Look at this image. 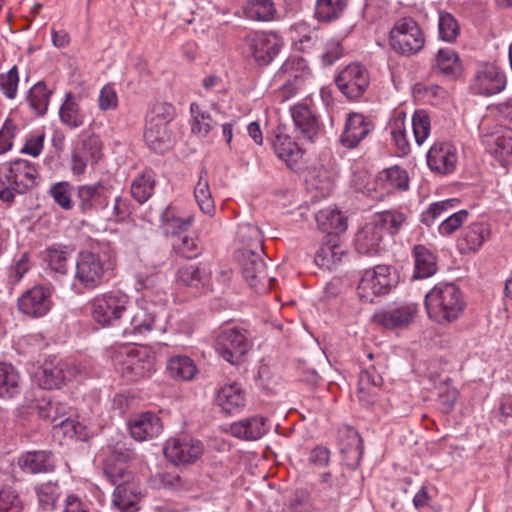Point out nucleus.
Masks as SVG:
<instances>
[{"label": "nucleus", "instance_id": "58836bf2", "mask_svg": "<svg viewBox=\"0 0 512 512\" xmlns=\"http://www.w3.org/2000/svg\"><path fill=\"white\" fill-rule=\"evenodd\" d=\"M166 369L172 378L182 381L192 380L198 371L194 361L186 355L171 356Z\"/></svg>", "mask_w": 512, "mask_h": 512}, {"label": "nucleus", "instance_id": "9b49d317", "mask_svg": "<svg viewBox=\"0 0 512 512\" xmlns=\"http://www.w3.org/2000/svg\"><path fill=\"white\" fill-rule=\"evenodd\" d=\"M263 254L264 251L254 252L247 249H238L236 252L242 275L251 287H257L266 281L272 280L268 277Z\"/></svg>", "mask_w": 512, "mask_h": 512}, {"label": "nucleus", "instance_id": "4468645a", "mask_svg": "<svg viewBox=\"0 0 512 512\" xmlns=\"http://www.w3.org/2000/svg\"><path fill=\"white\" fill-rule=\"evenodd\" d=\"M17 304L21 313L33 318L42 317L51 309V291L45 286L36 285L25 291Z\"/></svg>", "mask_w": 512, "mask_h": 512}, {"label": "nucleus", "instance_id": "9d476101", "mask_svg": "<svg viewBox=\"0 0 512 512\" xmlns=\"http://www.w3.org/2000/svg\"><path fill=\"white\" fill-rule=\"evenodd\" d=\"M506 86L505 74L494 64L482 63L477 66L471 82L475 94L491 96L500 93Z\"/></svg>", "mask_w": 512, "mask_h": 512}, {"label": "nucleus", "instance_id": "c9c22d12", "mask_svg": "<svg viewBox=\"0 0 512 512\" xmlns=\"http://www.w3.org/2000/svg\"><path fill=\"white\" fill-rule=\"evenodd\" d=\"M320 230L330 236H337L347 229L346 218L336 209H322L316 214Z\"/></svg>", "mask_w": 512, "mask_h": 512}, {"label": "nucleus", "instance_id": "423d86ee", "mask_svg": "<svg viewBox=\"0 0 512 512\" xmlns=\"http://www.w3.org/2000/svg\"><path fill=\"white\" fill-rule=\"evenodd\" d=\"M424 43V33L411 17L399 19L390 31V45L399 55H414L424 47Z\"/></svg>", "mask_w": 512, "mask_h": 512}, {"label": "nucleus", "instance_id": "f03ea898", "mask_svg": "<svg viewBox=\"0 0 512 512\" xmlns=\"http://www.w3.org/2000/svg\"><path fill=\"white\" fill-rule=\"evenodd\" d=\"M112 268L113 263L109 249L101 252L81 251L76 259L75 279L83 288L93 290L107 280Z\"/></svg>", "mask_w": 512, "mask_h": 512}, {"label": "nucleus", "instance_id": "a211bd4d", "mask_svg": "<svg viewBox=\"0 0 512 512\" xmlns=\"http://www.w3.org/2000/svg\"><path fill=\"white\" fill-rule=\"evenodd\" d=\"M69 367L67 363L56 361L55 358L46 360L40 371L36 373L39 386L47 390L60 388L74 375V371Z\"/></svg>", "mask_w": 512, "mask_h": 512}, {"label": "nucleus", "instance_id": "5fc2aeb1", "mask_svg": "<svg viewBox=\"0 0 512 512\" xmlns=\"http://www.w3.org/2000/svg\"><path fill=\"white\" fill-rule=\"evenodd\" d=\"M36 409L39 417L51 423L58 424L57 420L67 412V405L59 401L42 398L38 401Z\"/></svg>", "mask_w": 512, "mask_h": 512}, {"label": "nucleus", "instance_id": "37998d69", "mask_svg": "<svg viewBox=\"0 0 512 512\" xmlns=\"http://www.w3.org/2000/svg\"><path fill=\"white\" fill-rule=\"evenodd\" d=\"M407 216L398 210H386L377 213L373 222L380 228L381 232H388L390 235H396L402 226L406 223Z\"/></svg>", "mask_w": 512, "mask_h": 512}, {"label": "nucleus", "instance_id": "2eb2a0df", "mask_svg": "<svg viewBox=\"0 0 512 512\" xmlns=\"http://www.w3.org/2000/svg\"><path fill=\"white\" fill-rule=\"evenodd\" d=\"M374 130L373 122L361 113L347 114L344 129L339 137L340 144L354 149Z\"/></svg>", "mask_w": 512, "mask_h": 512}, {"label": "nucleus", "instance_id": "a19ab883", "mask_svg": "<svg viewBox=\"0 0 512 512\" xmlns=\"http://www.w3.org/2000/svg\"><path fill=\"white\" fill-rule=\"evenodd\" d=\"M191 131L199 137H206L210 131L217 125V120L214 119L211 113L202 109V107L193 102L190 104Z\"/></svg>", "mask_w": 512, "mask_h": 512}, {"label": "nucleus", "instance_id": "0eeeda50", "mask_svg": "<svg viewBox=\"0 0 512 512\" xmlns=\"http://www.w3.org/2000/svg\"><path fill=\"white\" fill-rule=\"evenodd\" d=\"M419 313L415 302H394L373 315V321L388 330L405 329L410 326Z\"/></svg>", "mask_w": 512, "mask_h": 512}, {"label": "nucleus", "instance_id": "ea45409f", "mask_svg": "<svg viewBox=\"0 0 512 512\" xmlns=\"http://www.w3.org/2000/svg\"><path fill=\"white\" fill-rule=\"evenodd\" d=\"M272 144L275 154L291 168L301 157V150L298 144L286 134L277 133Z\"/></svg>", "mask_w": 512, "mask_h": 512}, {"label": "nucleus", "instance_id": "f8f14e48", "mask_svg": "<svg viewBox=\"0 0 512 512\" xmlns=\"http://www.w3.org/2000/svg\"><path fill=\"white\" fill-rule=\"evenodd\" d=\"M102 157V144L97 135L84 136L81 144L71 155V171L74 175H82L88 164L96 165Z\"/></svg>", "mask_w": 512, "mask_h": 512}, {"label": "nucleus", "instance_id": "39448f33", "mask_svg": "<svg viewBox=\"0 0 512 512\" xmlns=\"http://www.w3.org/2000/svg\"><path fill=\"white\" fill-rule=\"evenodd\" d=\"M129 297L120 291H110L91 301L93 319L103 327L116 326L127 313Z\"/></svg>", "mask_w": 512, "mask_h": 512}, {"label": "nucleus", "instance_id": "09e8293b", "mask_svg": "<svg viewBox=\"0 0 512 512\" xmlns=\"http://www.w3.org/2000/svg\"><path fill=\"white\" fill-rule=\"evenodd\" d=\"M244 12L251 20L267 22L274 18L276 9L272 0H249Z\"/></svg>", "mask_w": 512, "mask_h": 512}, {"label": "nucleus", "instance_id": "412c9836", "mask_svg": "<svg viewBox=\"0 0 512 512\" xmlns=\"http://www.w3.org/2000/svg\"><path fill=\"white\" fill-rule=\"evenodd\" d=\"M456 147L449 142L435 143L427 153V164L432 171L448 174L457 163Z\"/></svg>", "mask_w": 512, "mask_h": 512}, {"label": "nucleus", "instance_id": "bb28decb", "mask_svg": "<svg viewBox=\"0 0 512 512\" xmlns=\"http://www.w3.org/2000/svg\"><path fill=\"white\" fill-rule=\"evenodd\" d=\"M383 233L380 228L372 221L362 227L355 237V248L358 253L373 256L379 254L382 250Z\"/></svg>", "mask_w": 512, "mask_h": 512}, {"label": "nucleus", "instance_id": "774afa93", "mask_svg": "<svg viewBox=\"0 0 512 512\" xmlns=\"http://www.w3.org/2000/svg\"><path fill=\"white\" fill-rule=\"evenodd\" d=\"M19 132L18 126L11 118H7L0 129V155L10 151L13 140Z\"/></svg>", "mask_w": 512, "mask_h": 512}, {"label": "nucleus", "instance_id": "cd10ccee", "mask_svg": "<svg viewBox=\"0 0 512 512\" xmlns=\"http://www.w3.org/2000/svg\"><path fill=\"white\" fill-rule=\"evenodd\" d=\"M153 330L161 331L157 325L156 316L144 307H137L131 314L129 324L122 327L124 336H145Z\"/></svg>", "mask_w": 512, "mask_h": 512}, {"label": "nucleus", "instance_id": "4c0bfd02", "mask_svg": "<svg viewBox=\"0 0 512 512\" xmlns=\"http://www.w3.org/2000/svg\"><path fill=\"white\" fill-rule=\"evenodd\" d=\"M155 185L156 181L153 171L146 169L133 179L130 187L131 196L139 204H144L153 195Z\"/></svg>", "mask_w": 512, "mask_h": 512}, {"label": "nucleus", "instance_id": "7c9ffc66", "mask_svg": "<svg viewBox=\"0 0 512 512\" xmlns=\"http://www.w3.org/2000/svg\"><path fill=\"white\" fill-rule=\"evenodd\" d=\"M177 276L180 284L196 291L207 289L210 284V271L203 264L184 265L179 268Z\"/></svg>", "mask_w": 512, "mask_h": 512}, {"label": "nucleus", "instance_id": "de8ad7c7", "mask_svg": "<svg viewBox=\"0 0 512 512\" xmlns=\"http://www.w3.org/2000/svg\"><path fill=\"white\" fill-rule=\"evenodd\" d=\"M194 196L200 210L204 214L213 215L215 204L210 191L207 170L205 168L200 172L198 183L194 189Z\"/></svg>", "mask_w": 512, "mask_h": 512}, {"label": "nucleus", "instance_id": "6e6552de", "mask_svg": "<svg viewBox=\"0 0 512 512\" xmlns=\"http://www.w3.org/2000/svg\"><path fill=\"white\" fill-rule=\"evenodd\" d=\"M248 332L240 328H228L222 330L216 343L219 355L232 365H238L250 349Z\"/></svg>", "mask_w": 512, "mask_h": 512}, {"label": "nucleus", "instance_id": "dca6fc26", "mask_svg": "<svg viewBox=\"0 0 512 512\" xmlns=\"http://www.w3.org/2000/svg\"><path fill=\"white\" fill-rule=\"evenodd\" d=\"M163 453L174 464H189L203 453V444L187 437L167 440Z\"/></svg>", "mask_w": 512, "mask_h": 512}, {"label": "nucleus", "instance_id": "72a5a7b5", "mask_svg": "<svg viewBox=\"0 0 512 512\" xmlns=\"http://www.w3.org/2000/svg\"><path fill=\"white\" fill-rule=\"evenodd\" d=\"M414 258V279H426L437 272L436 256L422 244H417L412 249Z\"/></svg>", "mask_w": 512, "mask_h": 512}, {"label": "nucleus", "instance_id": "6e6d98bb", "mask_svg": "<svg viewBox=\"0 0 512 512\" xmlns=\"http://www.w3.org/2000/svg\"><path fill=\"white\" fill-rule=\"evenodd\" d=\"M458 203L459 200L457 198H451L430 204L429 207L422 212L421 222L427 227L432 226L438 218L442 217L449 210L454 209Z\"/></svg>", "mask_w": 512, "mask_h": 512}, {"label": "nucleus", "instance_id": "ddd939ff", "mask_svg": "<svg viewBox=\"0 0 512 512\" xmlns=\"http://www.w3.org/2000/svg\"><path fill=\"white\" fill-rule=\"evenodd\" d=\"M249 52L261 66L270 64L280 52L283 41L276 34L256 33L246 38Z\"/></svg>", "mask_w": 512, "mask_h": 512}, {"label": "nucleus", "instance_id": "8fccbe9b", "mask_svg": "<svg viewBox=\"0 0 512 512\" xmlns=\"http://www.w3.org/2000/svg\"><path fill=\"white\" fill-rule=\"evenodd\" d=\"M51 91L48 90L44 82L36 83L28 92L27 101L36 115L43 116L46 114Z\"/></svg>", "mask_w": 512, "mask_h": 512}, {"label": "nucleus", "instance_id": "c03bdc74", "mask_svg": "<svg viewBox=\"0 0 512 512\" xmlns=\"http://www.w3.org/2000/svg\"><path fill=\"white\" fill-rule=\"evenodd\" d=\"M59 116L61 122L71 129L78 128L84 123V116L79 104L72 93H67L64 102L60 106Z\"/></svg>", "mask_w": 512, "mask_h": 512}, {"label": "nucleus", "instance_id": "7ed1b4c3", "mask_svg": "<svg viewBox=\"0 0 512 512\" xmlns=\"http://www.w3.org/2000/svg\"><path fill=\"white\" fill-rule=\"evenodd\" d=\"M115 362L126 381L137 382L154 372L155 355L145 346H127L116 352Z\"/></svg>", "mask_w": 512, "mask_h": 512}, {"label": "nucleus", "instance_id": "49530a36", "mask_svg": "<svg viewBox=\"0 0 512 512\" xmlns=\"http://www.w3.org/2000/svg\"><path fill=\"white\" fill-rule=\"evenodd\" d=\"M20 376L17 370L7 363H0V398H13L19 393Z\"/></svg>", "mask_w": 512, "mask_h": 512}, {"label": "nucleus", "instance_id": "b1692460", "mask_svg": "<svg viewBox=\"0 0 512 512\" xmlns=\"http://www.w3.org/2000/svg\"><path fill=\"white\" fill-rule=\"evenodd\" d=\"M143 498L141 486L137 480L118 485L113 492V505L121 512H137Z\"/></svg>", "mask_w": 512, "mask_h": 512}, {"label": "nucleus", "instance_id": "4d7b16f0", "mask_svg": "<svg viewBox=\"0 0 512 512\" xmlns=\"http://www.w3.org/2000/svg\"><path fill=\"white\" fill-rule=\"evenodd\" d=\"M175 253L186 259H194L202 253V247L197 237L181 235L173 241Z\"/></svg>", "mask_w": 512, "mask_h": 512}, {"label": "nucleus", "instance_id": "473e14b6", "mask_svg": "<svg viewBox=\"0 0 512 512\" xmlns=\"http://www.w3.org/2000/svg\"><path fill=\"white\" fill-rule=\"evenodd\" d=\"M215 401L223 412L233 414L245 406V394L238 384L233 383L221 387Z\"/></svg>", "mask_w": 512, "mask_h": 512}, {"label": "nucleus", "instance_id": "e2e57ef3", "mask_svg": "<svg viewBox=\"0 0 512 512\" xmlns=\"http://www.w3.org/2000/svg\"><path fill=\"white\" fill-rule=\"evenodd\" d=\"M67 258V251L51 247L46 250L44 260L52 271L65 275L68 271Z\"/></svg>", "mask_w": 512, "mask_h": 512}, {"label": "nucleus", "instance_id": "6ab92c4d", "mask_svg": "<svg viewBox=\"0 0 512 512\" xmlns=\"http://www.w3.org/2000/svg\"><path fill=\"white\" fill-rule=\"evenodd\" d=\"M291 116L301 138L314 143L322 126L317 115L307 105L297 104L291 108Z\"/></svg>", "mask_w": 512, "mask_h": 512}, {"label": "nucleus", "instance_id": "2f4dec72", "mask_svg": "<svg viewBox=\"0 0 512 512\" xmlns=\"http://www.w3.org/2000/svg\"><path fill=\"white\" fill-rule=\"evenodd\" d=\"M349 0H316L313 16L320 24L340 20L347 11Z\"/></svg>", "mask_w": 512, "mask_h": 512}, {"label": "nucleus", "instance_id": "864d4df0", "mask_svg": "<svg viewBox=\"0 0 512 512\" xmlns=\"http://www.w3.org/2000/svg\"><path fill=\"white\" fill-rule=\"evenodd\" d=\"M390 134L397 148L398 156H406L410 152V144L407 138L405 116L394 118L390 124Z\"/></svg>", "mask_w": 512, "mask_h": 512}, {"label": "nucleus", "instance_id": "aec40b11", "mask_svg": "<svg viewBox=\"0 0 512 512\" xmlns=\"http://www.w3.org/2000/svg\"><path fill=\"white\" fill-rule=\"evenodd\" d=\"M78 210L84 215H89L108 205V197L105 194V186L102 182L84 184L77 187Z\"/></svg>", "mask_w": 512, "mask_h": 512}, {"label": "nucleus", "instance_id": "79ce46f5", "mask_svg": "<svg viewBox=\"0 0 512 512\" xmlns=\"http://www.w3.org/2000/svg\"><path fill=\"white\" fill-rule=\"evenodd\" d=\"M103 472L115 487L137 480L128 464L115 462L113 458H106L103 464Z\"/></svg>", "mask_w": 512, "mask_h": 512}, {"label": "nucleus", "instance_id": "603ef678", "mask_svg": "<svg viewBox=\"0 0 512 512\" xmlns=\"http://www.w3.org/2000/svg\"><path fill=\"white\" fill-rule=\"evenodd\" d=\"M35 492L38 498L39 505L43 510L54 509L58 498L61 495V490L57 481H47L35 487Z\"/></svg>", "mask_w": 512, "mask_h": 512}, {"label": "nucleus", "instance_id": "680f3d73", "mask_svg": "<svg viewBox=\"0 0 512 512\" xmlns=\"http://www.w3.org/2000/svg\"><path fill=\"white\" fill-rule=\"evenodd\" d=\"M174 116V106L170 103L159 101L154 103L147 113L146 121H153L157 124L169 126V123L174 119Z\"/></svg>", "mask_w": 512, "mask_h": 512}, {"label": "nucleus", "instance_id": "13d9d810", "mask_svg": "<svg viewBox=\"0 0 512 512\" xmlns=\"http://www.w3.org/2000/svg\"><path fill=\"white\" fill-rule=\"evenodd\" d=\"M73 186L67 181L54 183L48 194L53 198L54 202L64 210H71L74 207L72 200Z\"/></svg>", "mask_w": 512, "mask_h": 512}, {"label": "nucleus", "instance_id": "3c124183", "mask_svg": "<svg viewBox=\"0 0 512 512\" xmlns=\"http://www.w3.org/2000/svg\"><path fill=\"white\" fill-rule=\"evenodd\" d=\"M344 255V251L340 245L335 242L332 243L330 240L327 243H323L318 249L315 255V263L317 266L332 269V266L341 261V257Z\"/></svg>", "mask_w": 512, "mask_h": 512}, {"label": "nucleus", "instance_id": "393cba45", "mask_svg": "<svg viewBox=\"0 0 512 512\" xmlns=\"http://www.w3.org/2000/svg\"><path fill=\"white\" fill-rule=\"evenodd\" d=\"M383 379L376 372L375 367L371 365L361 370L358 379L357 395L359 402L364 407H370L376 401L377 391L382 386Z\"/></svg>", "mask_w": 512, "mask_h": 512}, {"label": "nucleus", "instance_id": "f257e3e1", "mask_svg": "<svg viewBox=\"0 0 512 512\" xmlns=\"http://www.w3.org/2000/svg\"><path fill=\"white\" fill-rule=\"evenodd\" d=\"M425 309L430 320L448 326L460 319L466 309L462 291L453 283H439L425 295Z\"/></svg>", "mask_w": 512, "mask_h": 512}, {"label": "nucleus", "instance_id": "20e7f679", "mask_svg": "<svg viewBox=\"0 0 512 512\" xmlns=\"http://www.w3.org/2000/svg\"><path fill=\"white\" fill-rule=\"evenodd\" d=\"M399 276L390 265H376L365 270L357 287L358 296L372 303L376 296L388 294L398 284Z\"/></svg>", "mask_w": 512, "mask_h": 512}, {"label": "nucleus", "instance_id": "0e129e2a", "mask_svg": "<svg viewBox=\"0 0 512 512\" xmlns=\"http://www.w3.org/2000/svg\"><path fill=\"white\" fill-rule=\"evenodd\" d=\"M468 216L469 212L465 209L450 214L438 226L439 234L451 236L468 220Z\"/></svg>", "mask_w": 512, "mask_h": 512}, {"label": "nucleus", "instance_id": "4be33fe9", "mask_svg": "<svg viewBox=\"0 0 512 512\" xmlns=\"http://www.w3.org/2000/svg\"><path fill=\"white\" fill-rule=\"evenodd\" d=\"M431 68L434 73L448 80H456L461 77L463 65L459 54L452 48H441L435 54Z\"/></svg>", "mask_w": 512, "mask_h": 512}, {"label": "nucleus", "instance_id": "bf43d9fd", "mask_svg": "<svg viewBox=\"0 0 512 512\" xmlns=\"http://www.w3.org/2000/svg\"><path fill=\"white\" fill-rule=\"evenodd\" d=\"M438 30L440 39L446 42H453L459 35L460 27L452 14L448 12H440Z\"/></svg>", "mask_w": 512, "mask_h": 512}, {"label": "nucleus", "instance_id": "338daca9", "mask_svg": "<svg viewBox=\"0 0 512 512\" xmlns=\"http://www.w3.org/2000/svg\"><path fill=\"white\" fill-rule=\"evenodd\" d=\"M0 512H23V503L11 487L0 490Z\"/></svg>", "mask_w": 512, "mask_h": 512}, {"label": "nucleus", "instance_id": "052dcab7", "mask_svg": "<svg viewBox=\"0 0 512 512\" xmlns=\"http://www.w3.org/2000/svg\"><path fill=\"white\" fill-rule=\"evenodd\" d=\"M381 179L387 183L390 188L407 190L409 188V176L405 169L399 166H392L382 171Z\"/></svg>", "mask_w": 512, "mask_h": 512}, {"label": "nucleus", "instance_id": "5701e85b", "mask_svg": "<svg viewBox=\"0 0 512 512\" xmlns=\"http://www.w3.org/2000/svg\"><path fill=\"white\" fill-rule=\"evenodd\" d=\"M130 434L137 441H145L158 436L163 429L160 418L152 413L145 412L131 418L128 422Z\"/></svg>", "mask_w": 512, "mask_h": 512}, {"label": "nucleus", "instance_id": "f704fd0d", "mask_svg": "<svg viewBox=\"0 0 512 512\" xmlns=\"http://www.w3.org/2000/svg\"><path fill=\"white\" fill-rule=\"evenodd\" d=\"M487 149L506 164L512 163V129L501 128L487 140Z\"/></svg>", "mask_w": 512, "mask_h": 512}, {"label": "nucleus", "instance_id": "a18cd8bd", "mask_svg": "<svg viewBox=\"0 0 512 512\" xmlns=\"http://www.w3.org/2000/svg\"><path fill=\"white\" fill-rule=\"evenodd\" d=\"M238 241L242 244L239 249L252 250L254 252H263V235L261 230L249 223L239 225L237 231Z\"/></svg>", "mask_w": 512, "mask_h": 512}, {"label": "nucleus", "instance_id": "c85d7f7f", "mask_svg": "<svg viewBox=\"0 0 512 512\" xmlns=\"http://www.w3.org/2000/svg\"><path fill=\"white\" fill-rule=\"evenodd\" d=\"M144 141L151 150L164 153L172 147L173 135L169 126L146 121Z\"/></svg>", "mask_w": 512, "mask_h": 512}, {"label": "nucleus", "instance_id": "a878e982", "mask_svg": "<svg viewBox=\"0 0 512 512\" xmlns=\"http://www.w3.org/2000/svg\"><path fill=\"white\" fill-rule=\"evenodd\" d=\"M18 465L25 473H49L55 469V460L52 452L35 450L23 453L18 459Z\"/></svg>", "mask_w": 512, "mask_h": 512}, {"label": "nucleus", "instance_id": "f3484780", "mask_svg": "<svg viewBox=\"0 0 512 512\" xmlns=\"http://www.w3.org/2000/svg\"><path fill=\"white\" fill-rule=\"evenodd\" d=\"M491 237V226L488 222H472L464 227L457 239V249L462 255L478 252Z\"/></svg>", "mask_w": 512, "mask_h": 512}, {"label": "nucleus", "instance_id": "c756f323", "mask_svg": "<svg viewBox=\"0 0 512 512\" xmlns=\"http://www.w3.org/2000/svg\"><path fill=\"white\" fill-rule=\"evenodd\" d=\"M269 428L262 416H252L230 426L231 434L241 440L254 441L263 437Z\"/></svg>", "mask_w": 512, "mask_h": 512}, {"label": "nucleus", "instance_id": "1a4fd4ad", "mask_svg": "<svg viewBox=\"0 0 512 512\" xmlns=\"http://www.w3.org/2000/svg\"><path fill=\"white\" fill-rule=\"evenodd\" d=\"M369 74L360 64H350L335 77V83L341 93L351 101L359 99L369 86Z\"/></svg>", "mask_w": 512, "mask_h": 512}, {"label": "nucleus", "instance_id": "69168bd1", "mask_svg": "<svg viewBox=\"0 0 512 512\" xmlns=\"http://www.w3.org/2000/svg\"><path fill=\"white\" fill-rule=\"evenodd\" d=\"M412 129L416 143L421 145L430 134V119L424 110L415 111L412 117Z\"/></svg>", "mask_w": 512, "mask_h": 512}, {"label": "nucleus", "instance_id": "e433bc0d", "mask_svg": "<svg viewBox=\"0 0 512 512\" xmlns=\"http://www.w3.org/2000/svg\"><path fill=\"white\" fill-rule=\"evenodd\" d=\"M160 221L166 235L178 238L191 227L194 218L188 216L183 219L176 214L173 207L168 206L162 212Z\"/></svg>", "mask_w": 512, "mask_h": 512}]
</instances>
